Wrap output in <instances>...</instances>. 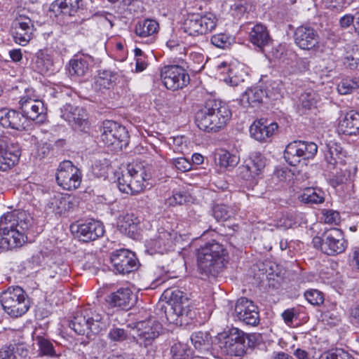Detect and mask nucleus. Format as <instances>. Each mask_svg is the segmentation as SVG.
<instances>
[{
    "mask_svg": "<svg viewBox=\"0 0 359 359\" xmlns=\"http://www.w3.org/2000/svg\"><path fill=\"white\" fill-rule=\"evenodd\" d=\"M34 224L32 217L26 211L14 210L0 217V248L11 250L27 241V234Z\"/></svg>",
    "mask_w": 359,
    "mask_h": 359,
    "instance_id": "1",
    "label": "nucleus"
},
{
    "mask_svg": "<svg viewBox=\"0 0 359 359\" xmlns=\"http://www.w3.org/2000/svg\"><path fill=\"white\" fill-rule=\"evenodd\" d=\"M258 336L255 334H245L242 330L232 327L228 332L219 334L215 344L217 357L226 355L243 356L247 350L257 344Z\"/></svg>",
    "mask_w": 359,
    "mask_h": 359,
    "instance_id": "2",
    "label": "nucleus"
},
{
    "mask_svg": "<svg viewBox=\"0 0 359 359\" xmlns=\"http://www.w3.org/2000/svg\"><path fill=\"white\" fill-rule=\"evenodd\" d=\"M231 111L220 101L209 100L196 114V123L201 130L216 133L224 128L231 119Z\"/></svg>",
    "mask_w": 359,
    "mask_h": 359,
    "instance_id": "3",
    "label": "nucleus"
},
{
    "mask_svg": "<svg viewBox=\"0 0 359 359\" xmlns=\"http://www.w3.org/2000/svg\"><path fill=\"white\" fill-rule=\"evenodd\" d=\"M227 252L215 240L201 246L197 254L198 270L205 276H216L224 268Z\"/></svg>",
    "mask_w": 359,
    "mask_h": 359,
    "instance_id": "4",
    "label": "nucleus"
},
{
    "mask_svg": "<svg viewBox=\"0 0 359 359\" xmlns=\"http://www.w3.org/2000/svg\"><path fill=\"white\" fill-rule=\"evenodd\" d=\"M169 297V307L165 308V315L170 323L175 325H188L196 318V310L190 306L186 294L178 289L165 291Z\"/></svg>",
    "mask_w": 359,
    "mask_h": 359,
    "instance_id": "5",
    "label": "nucleus"
},
{
    "mask_svg": "<svg viewBox=\"0 0 359 359\" xmlns=\"http://www.w3.org/2000/svg\"><path fill=\"white\" fill-rule=\"evenodd\" d=\"M69 327L76 334H86L90 337V334L100 333L106 327V323L102 314L89 309L77 311L69 321Z\"/></svg>",
    "mask_w": 359,
    "mask_h": 359,
    "instance_id": "6",
    "label": "nucleus"
},
{
    "mask_svg": "<svg viewBox=\"0 0 359 359\" xmlns=\"http://www.w3.org/2000/svg\"><path fill=\"white\" fill-rule=\"evenodd\" d=\"M150 178L147 169L142 163L128 165L127 170L118 178L119 190L128 194L140 193L145 187V182Z\"/></svg>",
    "mask_w": 359,
    "mask_h": 359,
    "instance_id": "7",
    "label": "nucleus"
},
{
    "mask_svg": "<svg viewBox=\"0 0 359 359\" xmlns=\"http://www.w3.org/2000/svg\"><path fill=\"white\" fill-rule=\"evenodd\" d=\"M4 311L13 318L20 317L29 310L30 304L25 292L18 286L10 287L0 295Z\"/></svg>",
    "mask_w": 359,
    "mask_h": 359,
    "instance_id": "8",
    "label": "nucleus"
},
{
    "mask_svg": "<svg viewBox=\"0 0 359 359\" xmlns=\"http://www.w3.org/2000/svg\"><path fill=\"white\" fill-rule=\"evenodd\" d=\"M315 248L323 253L334 256L342 253L347 248L343 231L337 228L325 231L321 236H315L312 241Z\"/></svg>",
    "mask_w": 359,
    "mask_h": 359,
    "instance_id": "9",
    "label": "nucleus"
},
{
    "mask_svg": "<svg viewBox=\"0 0 359 359\" xmlns=\"http://www.w3.org/2000/svg\"><path fill=\"white\" fill-rule=\"evenodd\" d=\"M217 23V18L212 13H189L184 19L182 29L189 36H196L211 32L215 29Z\"/></svg>",
    "mask_w": 359,
    "mask_h": 359,
    "instance_id": "10",
    "label": "nucleus"
},
{
    "mask_svg": "<svg viewBox=\"0 0 359 359\" xmlns=\"http://www.w3.org/2000/svg\"><path fill=\"white\" fill-rule=\"evenodd\" d=\"M317 151L318 146L316 143L297 140L287 145L284 151V158L290 165L296 166L302 159L313 158Z\"/></svg>",
    "mask_w": 359,
    "mask_h": 359,
    "instance_id": "11",
    "label": "nucleus"
},
{
    "mask_svg": "<svg viewBox=\"0 0 359 359\" xmlns=\"http://www.w3.org/2000/svg\"><path fill=\"white\" fill-rule=\"evenodd\" d=\"M133 330L135 341L140 346L148 347L152 346L162 332V325L154 318H148L137 322Z\"/></svg>",
    "mask_w": 359,
    "mask_h": 359,
    "instance_id": "12",
    "label": "nucleus"
},
{
    "mask_svg": "<svg viewBox=\"0 0 359 359\" xmlns=\"http://www.w3.org/2000/svg\"><path fill=\"white\" fill-rule=\"evenodd\" d=\"M160 75L165 88L173 91L184 88L190 82V76L187 70L177 65L163 67Z\"/></svg>",
    "mask_w": 359,
    "mask_h": 359,
    "instance_id": "13",
    "label": "nucleus"
},
{
    "mask_svg": "<svg viewBox=\"0 0 359 359\" xmlns=\"http://www.w3.org/2000/svg\"><path fill=\"white\" fill-rule=\"evenodd\" d=\"M100 132L104 144L107 147H114L115 149L121 148L122 143L126 144L128 139V131L125 127L113 121H103Z\"/></svg>",
    "mask_w": 359,
    "mask_h": 359,
    "instance_id": "14",
    "label": "nucleus"
},
{
    "mask_svg": "<svg viewBox=\"0 0 359 359\" xmlns=\"http://www.w3.org/2000/svg\"><path fill=\"white\" fill-rule=\"evenodd\" d=\"M80 170L69 161L62 162L56 173V181L59 186L66 190L77 189L81 182Z\"/></svg>",
    "mask_w": 359,
    "mask_h": 359,
    "instance_id": "15",
    "label": "nucleus"
},
{
    "mask_svg": "<svg viewBox=\"0 0 359 359\" xmlns=\"http://www.w3.org/2000/svg\"><path fill=\"white\" fill-rule=\"evenodd\" d=\"M176 238L177 233L172 229L158 227L155 235L147 241V250L151 254H163L173 247Z\"/></svg>",
    "mask_w": 359,
    "mask_h": 359,
    "instance_id": "16",
    "label": "nucleus"
},
{
    "mask_svg": "<svg viewBox=\"0 0 359 359\" xmlns=\"http://www.w3.org/2000/svg\"><path fill=\"white\" fill-rule=\"evenodd\" d=\"M266 165V158L260 153H252L238 168L239 175L250 184H257Z\"/></svg>",
    "mask_w": 359,
    "mask_h": 359,
    "instance_id": "17",
    "label": "nucleus"
},
{
    "mask_svg": "<svg viewBox=\"0 0 359 359\" xmlns=\"http://www.w3.org/2000/svg\"><path fill=\"white\" fill-rule=\"evenodd\" d=\"M111 263L118 273H129L138 267V260L135 255L126 249H119L111 252Z\"/></svg>",
    "mask_w": 359,
    "mask_h": 359,
    "instance_id": "18",
    "label": "nucleus"
},
{
    "mask_svg": "<svg viewBox=\"0 0 359 359\" xmlns=\"http://www.w3.org/2000/svg\"><path fill=\"white\" fill-rule=\"evenodd\" d=\"M234 313L238 320L246 325L256 326L259 323L257 306L245 297H241L236 301Z\"/></svg>",
    "mask_w": 359,
    "mask_h": 359,
    "instance_id": "19",
    "label": "nucleus"
},
{
    "mask_svg": "<svg viewBox=\"0 0 359 359\" xmlns=\"http://www.w3.org/2000/svg\"><path fill=\"white\" fill-rule=\"evenodd\" d=\"M0 126L6 129H11L22 133L27 131L29 126L22 113L13 109L3 107L0 109Z\"/></svg>",
    "mask_w": 359,
    "mask_h": 359,
    "instance_id": "20",
    "label": "nucleus"
},
{
    "mask_svg": "<svg viewBox=\"0 0 359 359\" xmlns=\"http://www.w3.org/2000/svg\"><path fill=\"white\" fill-rule=\"evenodd\" d=\"M22 115L27 118L42 123L46 118V108L43 102L29 96H23L19 101Z\"/></svg>",
    "mask_w": 359,
    "mask_h": 359,
    "instance_id": "21",
    "label": "nucleus"
},
{
    "mask_svg": "<svg viewBox=\"0 0 359 359\" xmlns=\"http://www.w3.org/2000/svg\"><path fill=\"white\" fill-rule=\"evenodd\" d=\"M61 116L76 130L85 132L89 128L88 114L83 108L66 104Z\"/></svg>",
    "mask_w": 359,
    "mask_h": 359,
    "instance_id": "22",
    "label": "nucleus"
},
{
    "mask_svg": "<svg viewBox=\"0 0 359 359\" xmlns=\"http://www.w3.org/2000/svg\"><path fill=\"white\" fill-rule=\"evenodd\" d=\"M13 34L15 42L25 46L32 39L34 24L32 20L25 15H20L13 22Z\"/></svg>",
    "mask_w": 359,
    "mask_h": 359,
    "instance_id": "23",
    "label": "nucleus"
},
{
    "mask_svg": "<svg viewBox=\"0 0 359 359\" xmlns=\"http://www.w3.org/2000/svg\"><path fill=\"white\" fill-rule=\"evenodd\" d=\"M294 39L297 46L304 50H311L319 42L317 32L309 26L298 27L294 32Z\"/></svg>",
    "mask_w": 359,
    "mask_h": 359,
    "instance_id": "24",
    "label": "nucleus"
},
{
    "mask_svg": "<svg viewBox=\"0 0 359 359\" xmlns=\"http://www.w3.org/2000/svg\"><path fill=\"white\" fill-rule=\"evenodd\" d=\"M191 340L195 349L201 354L198 357L205 358H208V355L217 357L213 352L216 349L215 346L212 347V337L208 332H195L191 334Z\"/></svg>",
    "mask_w": 359,
    "mask_h": 359,
    "instance_id": "25",
    "label": "nucleus"
},
{
    "mask_svg": "<svg viewBox=\"0 0 359 359\" xmlns=\"http://www.w3.org/2000/svg\"><path fill=\"white\" fill-rule=\"evenodd\" d=\"M140 222V219L134 212H126L118 217L117 227L122 233L137 239L139 236Z\"/></svg>",
    "mask_w": 359,
    "mask_h": 359,
    "instance_id": "26",
    "label": "nucleus"
},
{
    "mask_svg": "<svg viewBox=\"0 0 359 359\" xmlns=\"http://www.w3.org/2000/svg\"><path fill=\"white\" fill-rule=\"evenodd\" d=\"M136 296L128 287H121L111 293L107 302L111 307H119L123 309L131 308L136 302Z\"/></svg>",
    "mask_w": 359,
    "mask_h": 359,
    "instance_id": "27",
    "label": "nucleus"
},
{
    "mask_svg": "<svg viewBox=\"0 0 359 359\" xmlns=\"http://www.w3.org/2000/svg\"><path fill=\"white\" fill-rule=\"evenodd\" d=\"M278 126L275 122L260 118L254 121L250 128L251 136L259 142H266L278 130Z\"/></svg>",
    "mask_w": 359,
    "mask_h": 359,
    "instance_id": "28",
    "label": "nucleus"
},
{
    "mask_svg": "<svg viewBox=\"0 0 359 359\" xmlns=\"http://www.w3.org/2000/svg\"><path fill=\"white\" fill-rule=\"evenodd\" d=\"M158 30V22L152 19L139 21L135 27V34L142 39V43L147 44L154 43Z\"/></svg>",
    "mask_w": 359,
    "mask_h": 359,
    "instance_id": "29",
    "label": "nucleus"
},
{
    "mask_svg": "<svg viewBox=\"0 0 359 359\" xmlns=\"http://www.w3.org/2000/svg\"><path fill=\"white\" fill-rule=\"evenodd\" d=\"M78 236L84 242L95 241L103 236L104 226L102 223L95 220H90L77 226Z\"/></svg>",
    "mask_w": 359,
    "mask_h": 359,
    "instance_id": "30",
    "label": "nucleus"
},
{
    "mask_svg": "<svg viewBox=\"0 0 359 359\" xmlns=\"http://www.w3.org/2000/svg\"><path fill=\"white\" fill-rule=\"evenodd\" d=\"M75 207L74 198L67 194L57 193L50 198L47 208L52 212L62 215L73 210Z\"/></svg>",
    "mask_w": 359,
    "mask_h": 359,
    "instance_id": "31",
    "label": "nucleus"
},
{
    "mask_svg": "<svg viewBox=\"0 0 359 359\" xmlns=\"http://www.w3.org/2000/svg\"><path fill=\"white\" fill-rule=\"evenodd\" d=\"M8 137H0V170L7 171L18 163L20 153L18 150L11 151L7 145Z\"/></svg>",
    "mask_w": 359,
    "mask_h": 359,
    "instance_id": "32",
    "label": "nucleus"
},
{
    "mask_svg": "<svg viewBox=\"0 0 359 359\" xmlns=\"http://www.w3.org/2000/svg\"><path fill=\"white\" fill-rule=\"evenodd\" d=\"M250 40L260 49L267 46L271 38L266 26L261 23L256 24L250 32Z\"/></svg>",
    "mask_w": 359,
    "mask_h": 359,
    "instance_id": "33",
    "label": "nucleus"
},
{
    "mask_svg": "<svg viewBox=\"0 0 359 359\" xmlns=\"http://www.w3.org/2000/svg\"><path fill=\"white\" fill-rule=\"evenodd\" d=\"M345 156L343 149L339 144L333 143L327 146L325 153V160L329 170L334 169L338 164H341Z\"/></svg>",
    "mask_w": 359,
    "mask_h": 359,
    "instance_id": "34",
    "label": "nucleus"
},
{
    "mask_svg": "<svg viewBox=\"0 0 359 359\" xmlns=\"http://www.w3.org/2000/svg\"><path fill=\"white\" fill-rule=\"evenodd\" d=\"M266 95V93L262 89L257 87L251 88L247 89L242 95L241 102L245 107H253L261 103Z\"/></svg>",
    "mask_w": 359,
    "mask_h": 359,
    "instance_id": "35",
    "label": "nucleus"
},
{
    "mask_svg": "<svg viewBox=\"0 0 359 359\" xmlns=\"http://www.w3.org/2000/svg\"><path fill=\"white\" fill-rule=\"evenodd\" d=\"M298 199L307 204H319L325 201V194L322 189L317 187H306L298 196Z\"/></svg>",
    "mask_w": 359,
    "mask_h": 359,
    "instance_id": "36",
    "label": "nucleus"
},
{
    "mask_svg": "<svg viewBox=\"0 0 359 359\" xmlns=\"http://www.w3.org/2000/svg\"><path fill=\"white\" fill-rule=\"evenodd\" d=\"M247 76L246 72L239 66H231L228 68L227 75L223 80L231 86H237L245 81Z\"/></svg>",
    "mask_w": 359,
    "mask_h": 359,
    "instance_id": "37",
    "label": "nucleus"
},
{
    "mask_svg": "<svg viewBox=\"0 0 359 359\" xmlns=\"http://www.w3.org/2000/svg\"><path fill=\"white\" fill-rule=\"evenodd\" d=\"M117 79V74L111 71L103 70L100 72L95 82V87L98 90L112 88Z\"/></svg>",
    "mask_w": 359,
    "mask_h": 359,
    "instance_id": "38",
    "label": "nucleus"
},
{
    "mask_svg": "<svg viewBox=\"0 0 359 359\" xmlns=\"http://www.w3.org/2000/svg\"><path fill=\"white\" fill-rule=\"evenodd\" d=\"M356 171L357 168L355 166H346L343 165V168H340V171L337 172L331 180V184L333 187H337L352 180Z\"/></svg>",
    "mask_w": 359,
    "mask_h": 359,
    "instance_id": "39",
    "label": "nucleus"
},
{
    "mask_svg": "<svg viewBox=\"0 0 359 359\" xmlns=\"http://www.w3.org/2000/svg\"><path fill=\"white\" fill-rule=\"evenodd\" d=\"M53 67V62L49 55L43 53L36 55L33 62V68L41 74L48 73Z\"/></svg>",
    "mask_w": 359,
    "mask_h": 359,
    "instance_id": "40",
    "label": "nucleus"
},
{
    "mask_svg": "<svg viewBox=\"0 0 359 359\" xmlns=\"http://www.w3.org/2000/svg\"><path fill=\"white\" fill-rule=\"evenodd\" d=\"M318 100L317 93L312 90H309L301 94L298 105L302 109L306 111L316 107Z\"/></svg>",
    "mask_w": 359,
    "mask_h": 359,
    "instance_id": "41",
    "label": "nucleus"
},
{
    "mask_svg": "<svg viewBox=\"0 0 359 359\" xmlns=\"http://www.w3.org/2000/svg\"><path fill=\"white\" fill-rule=\"evenodd\" d=\"M213 216L217 221H226L233 217L236 213V209L224 204H217L214 206Z\"/></svg>",
    "mask_w": 359,
    "mask_h": 359,
    "instance_id": "42",
    "label": "nucleus"
},
{
    "mask_svg": "<svg viewBox=\"0 0 359 359\" xmlns=\"http://www.w3.org/2000/svg\"><path fill=\"white\" fill-rule=\"evenodd\" d=\"M88 70V63L86 60L83 58H76L69 62V74L73 76H82L86 74Z\"/></svg>",
    "mask_w": 359,
    "mask_h": 359,
    "instance_id": "43",
    "label": "nucleus"
},
{
    "mask_svg": "<svg viewBox=\"0 0 359 359\" xmlns=\"http://www.w3.org/2000/svg\"><path fill=\"white\" fill-rule=\"evenodd\" d=\"M239 161V158L228 151L222 150L218 154V163L221 167L226 168L235 167Z\"/></svg>",
    "mask_w": 359,
    "mask_h": 359,
    "instance_id": "44",
    "label": "nucleus"
},
{
    "mask_svg": "<svg viewBox=\"0 0 359 359\" xmlns=\"http://www.w3.org/2000/svg\"><path fill=\"white\" fill-rule=\"evenodd\" d=\"M170 353L173 359H190L191 351L187 344L179 342L172 346Z\"/></svg>",
    "mask_w": 359,
    "mask_h": 359,
    "instance_id": "45",
    "label": "nucleus"
},
{
    "mask_svg": "<svg viewBox=\"0 0 359 359\" xmlns=\"http://www.w3.org/2000/svg\"><path fill=\"white\" fill-rule=\"evenodd\" d=\"M210 41L215 46L226 49L230 48L231 44L233 43V39L230 35L224 33H219L212 35L211 36Z\"/></svg>",
    "mask_w": 359,
    "mask_h": 359,
    "instance_id": "46",
    "label": "nucleus"
},
{
    "mask_svg": "<svg viewBox=\"0 0 359 359\" xmlns=\"http://www.w3.org/2000/svg\"><path fill=\"white\" fill-rule=\"evenodd\" d=\"M36 341L39 348V351L40 355L50 357L56 355L53 345L48 339L41 336H37Z\"/></svg>",
    "mask_w": 359,
    "mask_h": 359,
    "instance_id": "47",
    "label": "nucleus"
},
{
    "mask_svg": "<svg viewBox=\"0 0 359 359\" xmlns=\"http://www.w3.org/2000/svg\"><path fill=\"white\" fill-rule=\"evenodd\" d=\"M359 88V79H343L337 86L338 92L341 95L351 93L353 90Z\"/></svg>",
    "mask_w": 359,
    "mask_h": 359,
    "instance_id": "48",
    "label": "nucleus"
},
{
    "mask_svg": "<svg viewBox=\"0 0 359 359\" xmlns=\"http://www.w3.org/2000/svg\"><path fill=\"white\" fill-rule=\"evenodd\" d=\"M191 201V196L185 191H177L168 198L165 204L169 206L181 205Z\"/></svg>",
    "mask_w": 359,
    "mask_h": 359,
    "instance_id": "49",
    "label": "nucleus"
},
{
    "mask_svg": "<svg viewBox=\"0 0 359 359\" xmlns=\"http://www.w3.org/2000/svg\"><path fill=\"white\" fill-rule=\"evenodd\" d=\"M10 345H13L16 353L20 356L26 357L28 354L27 345L23 340V336L20 331L15 332L14 338L12 339V343Z\"/></svg>",
    "mask_w": 359,
    "mask_h": 359,
    "instance_id": "50",
    "label": "nucleus"
},
{
    "mask_svg": "<svg viewBox=\"0 0 359 359\" xmlns=\"http://www.w3.org/2000/svg\"><path fill=\"white\" fill-rule=\"evenodd\" d=\"M352 122L351 121V116L348 112L346 113L344 116L339 119V122L337 126V130L339 133L345 135H355L353 127H352Z\"/></svg>",
    "mask_w": 359,
    "mask_h": 359,
    "instance_id": "51",
    "label": "nucleus"
},
{
    "mask_svg": "<svg viewBox=\"0 0 359 359\" xmlns=\"http://www.w3.org/2000/svg\"><path fill=\"white\" fill-rule=\"evenodd\" d=\"M318 359H353L352 357L342 349H335L323 353Z\"/></svg>",
    "mask_w": 359,
    "mask_h": 359,
    "instance_id": "52",
    "label": "nucleus"
},
{
    "mask_svg": "<svg viewBox=\"0 0 359 359\" xmlns=\"http://www.w3.org/2000/svg\"><path fill=\"white\" fill-rule=\"evenodd\" d=\"M306 299L312 305H320L323 303L324 297L321 292L317 290H310L304 292Z\"/></svg>",
    "mask_w": 359,
    "mask_h": 359,
    "instance_id": "53",
    "label": "nucleus"
},
{
    "mask_svg": "<svg viewBox=\"0 0 359 359\" xmlns=\"http://www.w3.org/2000/svg\"><path fill=\"white\" fill-rule=\"evenodd\" d=\"M170 163L181 172L189 171L192 167L191 161L184 157L172 158L170 160Z\"/></svg>",
    "mask_w": 359,
    "mask_h": 359,
    "instance_id": "54",
    "label": "nucleus"
},
{
    "mask_svg": "<svg viewBox=\"0 0 359 359\" xmlns=\"http://www.w3.org/2000/svg\"><path fill=\"white\" fill-rule=\"evenodd\" d=\"M108 337L112 341L121 342L127 339L128 333L122 328L113 327L109 330Z\"/></svg>",
    "mask_w": 359,
    "mask_h": 359,
    "instance_id": "55",
    "label": "nucleus"
},
{
    "mask_svg": "<svg viewBox=\"0 0 359 359\" xmlns=\"http://www.w3.org/2000/svg\"><path fill=\"white\" fill-rule=\"evenodd\" d=\"M65 8V15H74L81 6V0H62Z\"/></svg>",
    "mask_w": 359,
    "mask_h": 359,
    "instance_id": "56",
    "label": "nucleus"
},
{
    "mask_svg": "<svg viewBox=\"0 0 359 359\" xmlns=\"http://www.w3.org/2000/svg\"><path fill=\"white\" fill-rule=\"evenodd\" d=\"M324 222L330 224H337L340 222V215L337 211L333 210H325L323 213Z\"/></svg>",
    "mask_w": 359,
    "mask_h": 359,
    "instance_id": "57",
    "label": "nucleus"
},
{
    "mask_svg": "<svg viewBox=\"0 0 359 359\" xmlns=\"http://www.w3.org/2000/svg\"><path fill=\"white\" fill-rule=\"evenodd\" d=\"M13 345L4 346L0 348V359H15Z\"/></svg>",
    "mask_w": 359,
    "mask_h": 359,
    "instance_id": "58",
    "label": "nucleus"
},
{
    "mask_svg": "<svg viewBox=\"0 0 359 359\" xmlns=\"http://www.w3.org/2000/svg\"><path fill=\"white\" fill-rule=\"evenodd\" d=\"M49 12L54 14L55 16H57L60 13L65 15V8L62 4V1L55 0L53 1L49 7Z\"/></svg>",
    "mask_w": 359,
    "mask_h": 359,
    "instance_id": "59",
    "label": "nucleus"
},
{
    "mask_svg": "<svg viewBox=\"0 0 359 359\" xmlns=\"http://www.w3.org/2000/svg\"><path fill=\"white\" fill-rule=\"evenodd\" d=\"M282 317L287 324H290L293 322L294 318H297V313H296L294 308L286 309L282 313Z\"/></svg>",
    "mask_w": 359,
    "mask_h": 359,
    "instance_id": "60",
    "label": "nucleus"
},
{
    "mask_svg": "<svg viewBox=\"0 0 359 359\" xmlns=\"http://www.w3.org/2000/svg\"><path fill=\"white\" fill-rule=\"evenodd\" d=\"M348 114L351 116V126L356 133L359 132V111H350Z\"/></svg>",
    "mask_w": 359,
    "mask_h": 359,
    "instance_id": "61",
    "label": "nucleus"
},
{
    "mask_svg": "<svg viewBox=\"0 0 359 359\" xmlns=\"http://www.w3.org/2000/svg\"><path fill=\"white\" fill-rule=\"evenodd\" d=\"M293 222L287 217H281L276 222V226L279 228L290 229L292 226Z\"/></svg>",
    "mask_w": 359,
    "mask_h": 359,
    "instance_id": "62",
    "label": "nucleus"
},
{
    "mask_svg": "<svg viewBox=\"0 0 359 359\" xmlns=\"http://www.w3.org/2000/svg\"><path fill=\"white\" fill-rule=\"evenodd\" d=\"M344 64L346 67L350 68L351 69H357L359 71V62H358V57H347L344 62Z\"/></svg>",
    "mask_w": 359,
    "mask_h": 359,
    "instance_id": "63",
    "label": "nucleus"
},
{
    "mask_svg": "<svg viewBox=\"0 0 359 359\" xmlns=\"http://www.w3.org/2000/svg\"><path fill=\"white\" fill-rule=\"evenodd\" d=\"M355 15H352L351 14L345 15L342 18H341L339 22L341 27L344 28L348 27L354 21Z\"/></svg>",
    "mask_w": 359,
    "mask_h": 359,
    "instance_id": "64",
    "label": "nucleus"
}]
</instances>
